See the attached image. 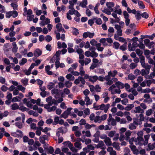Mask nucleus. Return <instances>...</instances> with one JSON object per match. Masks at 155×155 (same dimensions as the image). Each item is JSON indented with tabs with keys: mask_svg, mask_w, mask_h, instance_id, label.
Here are the masks:
<instances>
[{
	"mask_svg": "<svg viewBox=\"0 0 155 155\" xmlns=\"http://www.w3.org/2000/svg\"><path fill=\"white\" fill-rule=\"evenodd\" d=\"M107 8H104L102 12L107 15H110L111 12L114 11V10L113 8L114 6V3L113 2H107L106 3Z\"/></svg>",
	"mask_w": 155,
	"mask_h": 155,
	"instance_id": "1",
	"label": "nucleus"
},
{
	"mask_svg": "<svg viewBox=\"0 0 155 155\" xmlns=\"http://www.w3.org/2000/svg\"><path fill=\"white\" fill-rule=\"evenodd\" d=\"M18 15V12L15 11H10L5 12V16L7 18H10L12 16L13 18H15Z\"/></svg>",
	"mask_w": 155,
	"mask_h": 155,
	"instance_id": "2",
	"label": "nucleus"
},
{
	"mask_svg": "<svg viewBox=\"0 0 155 155\" xmlns=\"http://www.w3.org/2000/svg\"><path fill=\"white\" fill-rule=\"evenodd\" d=\"M72 108L71 107L68 108L66 110H65L61 115V117H64L65 119L68 118L69 115L71 114V111Z\"/></svg>",
	"mask_w": 155,
	"mask_h": 155,
	"instance_id": "3",
	"label": "nucleus"
},
{
	"mask_svg": "<svg viewBox=\"0 0 155 155\" xmlns=\"http://www.w3.org/2000/svg\"><path fill=\"white\" fill-rule=\"evenodd\" d=\"M12 135L15 136L16 137H21L23 134L22 132L20 130H17L16 132H13L12 133Z\"/></svg>",
	"mask_w": 155,
	"mask_h": 155,
	"instance_id": "4",
	"label": "nucleus"
},
{
	"mask_svg": "<svg viewBox=\"0 0 155 155\" xmlns=\"http://www.w3.org/2000/svg\"><path fill=\"white\" fill-rule=\"evenodd\" d=\"M42 54V51L39 48L36 49L34 53V55L36 57L40 56Z\"/></svg>",
	"mask_w": 155,
	"mask_h": 155,
	"instance_id": "5",
	"label": "nucleus"
},
{
	"mask_svg": "<svg viewBox=\"0 0 155 155\" xmlns=\"http://www.w3.org/2000/svg\"><path fill=\"white\" fill-rule=\"evenodd\" d=\"M63 128V127H61L58 129L56 135V136L59 137L61 135L60 133H61L62 134H64V131Z\"/></svg>",
	"mask_w": 155,
	"mask_h": 155,
	"instance_id": "6",
	"label": "nucleus"
},
{
	"mask_svg": "<svg viewBox=\"0 0 155 155\" xmlns=\"http://www.w3.org/2000/svg\"><path fill=\"white\" fill-rule=\"evenodd\" d=\"M130 147L131 148V150L133 152L134 154H137L138 153V150L136 149V147L134 145H130Z\"/></svg>",
	"mask_w": 155,
	"mask_h": 155,
	"instance_id": "7",
	"label": "nucleus"
},
{
	"mask_svg": "<svg viewBox=\"0 0 155 155\" xmlns=\"http://www.w3.org/2000/svg\"><path fill=\"white\" fill-rule=\"evenodd\" d=\"M12 51L14 53H16L17 52L18 48L17 46L16 42H14L12 43Z\"/></svg>",
	"mask_w": 155,
	"mask_h": 155,
	"instance_id": "8",
	"label": "nucleus"
},
{
	"mask_svg": "<svg viewBox=\"0 0 155 155\" xmlns=\"http://www.w3.org/2000/svg\"><path fill=\"white\" fill-rule=\"evenodd\" d=\"M104 141L107 146H110L112 145V142L111 141L109 137H107L104 140Z\"/></svg>",
	"mask_w": 155,
	"mask_h": 155,
	"instance_id": "9",
	"label": "nucleus"
},
{
	"mask_svg": "<svg viewBox=\"0 0 155 155\" xmlns=\"http://www.w3.org/2000/svg\"><path fill=\"white\" fill-rule=\"evenodd\" d=\"M98 80V77L96 75L93 76H90L89 79V81L92 83H94Z\"/></svg>",
	"mask_w": 155,
	"mask_h": 155,
	"instance_id": "10",
	"label": "nucleus"
},
{
	"mask_svg": "<svg viewBox=\"0 0 155 155\" xmlns=\"http://www.w3.org/2000/svg\"><path fill=\"white\" fill-rule=\"evenodd\" d=\"M42 21L40 22V25L41 26H43L45 25L48 24L50 22V20H42Z\"/></svg>",
	"mask_w": 155,
	"mask_h": 155,
	"instance_id": "11",
	"label": "nucleus"
},
{
	"mask_svg": "<svg viewBox=\"0 0 155 155\" xmlns=\"http://www.w3.org/2000/svg\"><path fill=\"white\" fill-rule=\"evenodd\" d=\"M44 149L45 150L48 151L49 153L51 154L53 153L54 150L53 147L51 146H50L49 148L44 147Z\"/></svg>",
	"mask_w": 155,
	"mask_h": 155,
	"instance_id": "12",
	"label": "nucleus"
},
{
	"mask_svg": "<svg viewBox=\"0 0 155 155\" xmlns=\"http://www.w3.org/2000/svg\"><path fill=\"white\" fill-rule=\"evenodd\" d=\"M11 107L12 110H16L19 108V107L17 103L13 104L11 105Z\"/></svg>",
	"mask_w": 155,
	"mask_h": 155,
	"instance_id": "13",
	"label": "nucleus"
},
{
	"mask_svg": "<svg viewBox=\"0 0 155 155\" xmlns=\"http://www.w3.org/2000/svg\"><path fill=\"white\" fill-rule=\"evenodd\" d=\"M134 107L133 104H128L126 107L124 108V110L127 111H130Z\"/></svg>",
	"mask_w": 155,
	"mask_h": 155,
	"instance_id": "14",
	"label": "nucleus"
},
{
	"mask_svg": "<svg viewBox=\"0 0 155 155\" xmlns=\"http://www.w3.org/2000/svg\"><path fill=\"white\" fill-rule=\"evenodd\" d=\"M112 74V73L111 71H110L108 72V75L105 76V77L104 78V79L106 81H109V80L110 79V76Z\"/></svg>",
	"mask_w": 155,
	"mask_h": 155,
	"instance_id": "15",
	"label": "nucleus"
},
{
	"mask_svg": "<svg viewBox=\"0 0 155 155\" xmlns=\"http://www.w3.org/2000/svg\"><path fill=\"white\" fill-rule=\"evenodd\" d=\"M66 78L69 81H73L74 79V77L71 74H68L66 76Z\"/></svg>",
	"mask_w": 155,
	"mask_h": 155,
	"instance_id": "16",
	"label": "nucleus"
},
{
	"mask_svg": "<svg viewBox=\"0 0 155 155\" xmlns=\"http://www.w3.org/2000/svg\"><path fill=\"white\" fill-rule=\"evenodd\" d=\"M72 28L73 29V30L72 32L73 35H77L79 34V32L78 29L74 27H72Z\"/></svg>",
	"mask_w": 155,
	"mask_h": 155,
	"instance_id": "17",
	"label": "nucleus"
},
{
	"mask_svg": "<svg viewBox=\"0 0 155 155\" xmlns=\"http://www.w3.org/2000/svg\"><path fill=\"white\" fill-rule=\"evenodd\" d=\"M85 101H86V104L87 105H90L92 104V102L91 101L89 98L88 96H86L85 98Z\"/></svg>",
	"mask_w": 155,
	"mask_h": 155,
	"instance_id": "18",
	"label": "nucleus"
},
{
	"mask_svg": "<svg viewBox=\"0 0 155 155\" xmlns=\"http://www.w3.org/2000/svg\"><path fill=\"white\" fill-rule=\"evenodd\" d=\"M104 146V144L103 141L101 140L99 141V143L96 146V148H99L103 146Z\"/></svg>",
	"mask_w": 155,
	"mask_h": 155,
	"instance_id": "19",
	"label": "nucleus"
},
{
	"mask_svg": "<svg viewBox=\"0 0 155 155\" xmlns=\"http://www.w3.org/2000/svg\"><path fill=\"white\" fill-rule=\"evenodd\" d=\"M127 44V42L126 41L125 43L122 45L120 47V49L122 51H124L127 49V46L126 45Z\"/></svg>",
	"mask_w": 155,
	"mask_h": 155,
	"instance_id": "20",
	"label": "nucleus"
},
{
	"mask_svg": "<svg viewBox=\"0 0 155 155\" xmlns=\"http://www.w3.org/2000/svg\"><path fill=\"white\" fill-rule=\"evenodd\" d=\"M148 147L149 150H153L155 148V143H154L152 144L149 143L148 144Z\"/></svg>",
	"mask_w": 155,
	"mask_h": 155,
	"instance_id": "21",
	"label": "nucleus"
},
{
	"mask_svg": "<svg viewBox=\"0 0 155 155\" xmlns=\"http://www.w3.org/2000/svg\"><path fill=\"white\" fill-rule=\"evenodd\" d=\"M120 20H111L110 23H114V22L119 23V24L121 25H123L124 24V22L123 21H120Z\"/></svg>",
	"mask_w": 155,
	"mask_h": 155,
	"instance_id": "22",
	"label": "nucleus"
},
{
	"mask_svg": "<svg viewBox=\"0 0 155 155\" xmlns=\"http://www.w3.org/2000/svg\"><path fill=\"white\" fill-rule=\"evenodd\" d=\"M74 146L78 148L79 150L81 149L82 147L81 146V143L79 142H76L74 143Z\"/></svg>",
	"mask_w": 155,
	"mask_h": 155,
	"instance_id": "23",
	"label": "nucleus"
},
{
	"mask_svg": "<svg viewBox=\"0 0 155 155\" xmlns=\"http://www.w3.org/2000/svg\"><path fill=\"white\" fill-rule=\"evenodd\" d=\"M138 3L139 6L140 8H145V5L142 1H138Z\"/></svg>",
	"mask_w": 155,
	"mask_h": 155,
	"instance_id": "24",
	"label": "nucleus"
},
{
	"mask_svg": "<svg viewBox=\"0 0 155 155\" xmlns=\"http://www.w3.org/2000/svg\"><path fill=\"white\" fill-rule=\"evenodd\" d=\"M113 45V48H114L116 49H118L119 48V47L120 45V44L118 42L116 41L114 43Z\"/></svg>",
	"mask_w": 155,
	"mask_h": 155,
	"instance_id": "25",
	"label": "nucleus"
},
{
	"mask_svg": "<svg viewBox=\"0 0 155 155\" xmlns=\"http://www.w3.org/2000/svg\"><path fill=\"white\" fill-rule=\"evenodd\" d=\"M123 15L124 16V18L125 19H129L128 18L129 17V15L127 12L124 11L123 12Z\"/></svg>",
	"mask_w": 155,
	"mask_h": 155,
	"instance_id": "26",
	"label": "nucleus"
},
{
	"mask_svg": "<svg viewBox=\"0 0 155 155\" xmlns=\"http://www.w3.org/2000/svg\"><path fill=\"white\" fill-rule=\"evenodd\" d=\"M18 89L21 91H22L23 92H25V87H22L21 85H19L17 86Z\"/></svg>",
	"mask_w": 155,
	"mask_h": 155,
	"instance_id": "27",
	"label": "nucleus"
},
{
	"mask_svg": "<svg viewBox=\"0 0 155 155\" xmlns=\"http://www.w3.org/2000/svg\"><path fill=\"white\" fill-rule=\"evenodd\" d=\"M54 85V84L53 82H50L48 85V87L49 90H51L53 88Z\"/></svg>",
	"mask_w": 155,
	"mask_h": 155,
	"instance_id": "28",
	"label": "nucleus"
},
{
	"mask_svg": "<svg viewBox=\"0 0 155 155\" xmlns=\"http://www.w3.org/2000/svg\"><path fill=\"white\" fill-rule=\"evenodd\" d=\"M72 83L69 81H66L65 82L64 85L67 88L70 87L72 85Z\"/></svg>",
	"mask_w": 155,
	"mask_h": 155,
	"instance_id": "29",
	"label": "nucleus"
},
{
	"mask_svg": "<svg viewBox=\"0 0 155 155\" xmlns=\"http://www.w3.org/2000/svg\"><path fill=\"white\" fill-rule=\"evenodd\" d=\"M27 62V59L24 58H23L21 59V62H19V64L20 65H23L25 64V63H26Z\"/></svg>",
	"mask_w": 155,
	"mask_h": 155,
	"instance_id": "30",
	"label": "nucleus"
},
{
	"mask_svg": "<svg viewBox=\"0 0 155 155\" xmlns=\"http://www.w3.org/2000/svg\"><path fill=\"white\" fill-rule=\"evenodd\" d=\"M135 110H134V112L135 113H140L141 108L140 106L135 107Z\"/></svg>",
	"mask_w": 155,
	"mask_h": 155,
	"instance_id": "31",
	"label": "nucleus"
},
{
	"mask_svg": "<svg viewBox=\"0 0 155 155\" xmlns=\"http://www.w3.org/2000/svg\"><path fill=\"white\" fill-rule=\"evenodd\" d=\"M15 124L19 129H21L23 127L22 124L21 122H16L15 123Z\"/></svg>",
	"mask_w": 155,
	"mask_h": 155,
	"instance_id": "32",
	"label": "nucleus"
},
{
	"mask_svg": "<svg viewBox=\"0 0 155 155\" xmlns=\"http://www.w3.org/2000/svg\"><path fill=\"white\" fill-rule=\"evenodd\" d=\"M57 108V107L56 106H53L51 107H49V108L48 110V112H50L52 111H54Z\"/></svg>",
	"mask_w": 155,
	"mask_h": 155,
	"instance_id": "33",
	"label": "nucleus"
},
{
	"mask_svg": "<svg viewBox=\"0 0 155 155\" xmlns=\"http://www.w3.org/2000/svg\"><path fill=\"white\" fill-rule=\"evenodd\" d=\"M87 2L83 1L82 2L80 3L81 6L83 8H85L87 4Z\"/></svg>",
	"mask_w": 155,
	"mask_h": 155,
	"instance_id": "34",
	"label": "nucleus"
},
{
	"mask_svg": "<svg viewBox=\"0 0 155 155\" xmlns=\"http://www.w3.org/2000/svg\"><path fill=\"white\" fill-rule=\"evenodd\" d=\"M98 56V54L95 51H92L91 57L93 58H96Z\"/></svg>",
	"mask_w": 155,
	"mask_h": 155,
	"instance_id": "35",
	"label": "nucleus"
},
{
	"mask_svg": "<svg viewBox=\"0 0 155 155\" xmlns=\"http://www.w3.org/2000/svg\"><path fill=\"white\" fill-rule=\"evenodd\" d=\"M128 78L130 80H134L135 78V76L132 74H130L128 76Z\"/></svg>",
	"mask_w": 155,
	"mask_h": 155,
	"instance_id": "36",
	"label": "nucleus"
},
{
	"mask_svg": "<svg viewBox=\"0 0 155 155\" xmlns=\"http://www.w3.org/2000/svg\"><path fill=\"white\" fill-rule=\"evenodd\" d=\"M141 16L145 19H147L149 17L148 14L146 12H144L141 14Z\"/></svg>",
	"mask_w": 155,
	"mask_h": 155,
	"instance_id": "37",
	"label": "nucleus"
},
{
	"mask_svg": "<svg viewBox=\"0 0 155 155\" xmlns=\"http://www.w3.org/2000/svg\"><path fill=\"white\" fill-rule=\"evenodd\" d=\"M19 109L21 110L22 112H24L26 111L27 110V108L25 107L23 105L19 107Z\"/></svg>",
	"mask_w": 155,
	"mask_h": 155,
	"instance_id": "38",
	"label": "nucleus"
},
{
	"mask_svg": "<svg viewBox=\"0 0 155 155\" xmlns=\"http://www.w3.org/2000/svg\"><path fill=\"white\" fill-rule=\"evenodd\" d=\"M135 51L136 54L139 56L142 55V54L143 53V52L140 49L138 48Z\"/></svg>",
	"mask_w": 155,
	"mask_h": 155,
	"instance_id": "39",
	"label": "nucleus"
},
{
	"mask_svg": "<svg viewBox=\"0 0 155 155\" xmlns=\"http://www.w3.org/2000/svg\"><path fill=\"white\" fill-rule=\"evenodd\" d=\"M11 5L13 9L15 10L17 9L18 5L15 3H13L11 4Z\"/></svg>",
	"mask_w": 155,
	"mask_h": 155,
	"instance_id": "40",
	"label": "nucleus"
},
{
	"mask_svg": "<svg viewBox=\"0 0 155 155\" xmlns=\"http://www.w3.org/2000/svg\"><path fill=\"white\" fill-rule=\"evenodd\" d=\"M32 13V10L31 9H28L24 15H27L28 16H29L31 15Z\"/></svg>",
	"mask_w": 155,
	"mask_h": 155,
	"instance_id": "41",
	"label": "nucleus"
},
{
	"mask_svg": "<svg viewBox=\"0 0 155 155\" xmlns=\"http://www.w3.org/2000/svg\"><path fill=\"white\" fill-rule=\"evenodd\" d=\"M135 17L137 19H139L141 18V14H140V11H138L135 14Z\"/></svg>",
	"mask_w": 155,
	"mask_h": 155,
	"instance_id": "42",
	"label": "nucleus"
},
{
	"mask_svg": "<svg viewBox=\"0 0 155 155\" xmlns=\"http://www.w3.org/2000/svg\"><path fill=\"white\" fill-rule=\"evenodd\" d=\"M128 48L129 50L130 51H134L135 50V48H134L133 47V46H132V47L131 46V44L130 43H129L128 44Z\"/></svg>",
	"mask_w": 155,
	"mask_h": 155,
	"instance_id": "43",
	"label": "nucleus"
},
{
	"mask_svg": "<svg viewBox=\"0 0 155 155\" xmlns=\"http://www.w3.org/2000/svg\"><path fill=\"white\" fill-rule=\"evenodd\" d=\"M52 40V38L49 35H47L45 37V40L48 42H49Z\"/></svg>",
	"mask_w": 155,
	"mask_h": 155,
	"instance_id": "44",
	"label": "nucleus"
},
{
	"mask_svg": "<svg viewBox=\"0 0 155 155\" xmlns=\"http://www.w3.org/2000/svg\"><path fill=\"white\" fill-rule=\"evenodd\" d=\"M28 80L27 78H26L25 79H22L21 80V82L25 86H26L28 84Z\"/></svg>",
	"mask_w": 155,
	"mask_h": 155,
	"instance_id": "45",
	"label": "nucleus"
},
{
	"mask_svg": "<svg viewBox=\"0 0 155 155\" xmlns=\"http://www.w3.org/2000/svg\"><path fill=\"white\" fill-rule=\"evenodd\" d=\"M78 78L80 79V81H81L83 84H84L85 83V79L82 77L79 76Z\"/></svg>",
	"mask_w": 155,
	"mask_h": 155,
	"instance_id": "46",
	"label": "nucleus"
},
{
	"mask_svg": "<svg viewBox=\"0 0 155 155\" xmlns=\"http://www.w3.org/2000/svg\"><path fill=\"white\" fill-rule=\"evenodd\" d=\"M68 143V147H69V148L70 149V148H71V147L73 146V144L69 141H65V142H64L63 143L64 144H65V143Z\"/></svg>",
	"mask_w": 155,
	"mask_h": 155,
	"instance_id": "47",
	"label": "nucleus"
},
{
	"mask_svg": "<svg viewBox=\"0 0 155 155\" xmlns=\"http://www.w3.org/2000/svg\"><path fill=\"white\" fill-rule=\"evenodd\" d=\"M86 123V121L84 119H81L79 121V124L81 125H85Z\"/></svg>",
	"mask_w": 155,
	"mask_h": 155,
	"instance_id": "48",
	"label": "nucleus"
},
{
	"mask_svg": "<svg viewBox=\"0 0 155 155\" xmlns=\"http://www.w3.org/2000/svg\"><path fill=\"white\" fill-rule=\"evenodd\" d=\"M51 93L52 94H59L58 90V89L54 88L51 91Z\"/></svg>",
	"mask_w": 155,
	"mask_h": 155,
	"instance_id": "49",
	"label": "nucleus"
},
{
	"mask_svg": "<svg viewBox=\"0 0 155 155\" xmlns=\"http://www.w3.org/2000/svg\"><path fill=\"white\" fill-rule=\"evenodd\" d=\"M56 28L57 29L58 31H59V30L61 29L62 28L61 24L60 23H58L56 25Z\"/></svg>",
	"mask_w": 155,
	"mask_h": 155,
	"instance_id": "50",
	"label": "nucleus"
},
{
	"mask_svg": "<svg viewBox=\"0 0 155 155\" xmlns=\"http://www.w3.org/2000/svg\"><path fill=\"white\" fill-rule=\"evenodd\" d=\"M115 133V131H111L109 133L108 136L110 137H113Z\"/></svg>",
	"mask_w": 155,
	"mask_h": 155,
	"instance_id": "51",
	"label": "nucleus"
},
{
	"mask_svg": "<svg viewBox=\"0 0 155 155\" xmlns=\"http://www.w3.org/2000/svg\"><path fill=\"white\" fill-rule=\"evenodd\" d=\"M129 128L130 130H134L136 128V126L133 124H130L129 126Z\"/></svg>",
	"mask_w": 155,
	"mask_h": 155,
	"instance_id": "52",
	"label": "nucleus"
},
{
	"mask_svg": "<svg viewBox=\"0 0 155 155\" xmlns=\"http://www.w3.org/2000/svg\"><path fill=\"white\" fill-rule=\"evenodd\" d=\"M152 113V110L151 109H150L146 111V115L147 116H150Z\"/></svg>",
	"mask_w": 155,
	"mask_h": 155,
	"instance_id": "53",
	"label": "nucleus"
},
{
	"mask_svg": "<svg viewBox=\"0 0 155 155\" xmlns=\"http://www.w3.org/2000/svg\"><path fill=\"white\" fill-rule=\"evenodd\" d=\"M45 48L47 50L49 51H51L52 49L51 45L49 44H48L46 45Z\"/></svg>",
	"mask_w": 155,
	"mask_h": 155,
	"instance_id": "54",
	"label": "nucleus"
},
{
	"mask_svg": "<svg viewBox=\"0 0 155 155\" xmlns=\"http://www.w3.org/2000/svg\"><path fill=\"white\" fill-rule=\"evenodd\" d=\"M37 81L38 82V84L39 85V87H41V85L43 83V81L39 79H38L37 80Z\"/></svg>",
	"mask_w": 155,
	"mask_h": 155,
	"instance_id": "55",
	"label": "nucleus"
},
{
	"mask_svg": "<svg viewBox=\"0 0 155 155\" xmlns=\"http://www.w3.org/2000/svg\"><path fill=\"white\" fill-rule=\"evenodd\" d=\"M54 33L56 34V39L58 40L61 39L60 34L59 32L57 33L56 31H55L54 32Z\"/></svg>",
	"mask_w": 155,
	"mask_h": 155,
	"instance_id": "56",
	"label": "nucleus"
},
{
	"mask_svg": "<svg viewBox=\"0 0 155 155\" xmlns=\"http://www.w3.org/2000/svg\"><path fill=\"white\" fill-rule=\"evenodd\" d=\"M76 11V10H75L74 9H70L69 10L68 13L71 15H72L74 14H75L76 12L75 11Z\"/></svg>",
	"mask_w": 155,
	"mask_h": 155,
	"instance_id": "57",
	"label": "nucleus"
},
{
	"mask_svg": "<svg viewBox=\"0 0 155 155\" xmlns=\"http://www.w3.org/2000/svg\"><path fill=\"white\" fill-rule=\"evenodd\" d=\"M1 89L2 91L4 92L6 91L8 89V87L4 85L2 86Z\"/></svg>",
	"mask_w": 155,
	"mask_h": 155,
	"instance_id": "58",
	"label": "nucleus"
},
{
	"mask_svg": "<svg viewBox=\"0 0 155 155\" xmlns=\"http://www.w3.org/2000/svg\"><path fill=\"white\" fill-rule=\"evenodd\" d=\"M97 41L94 39H93L90 41L91 44L93 46H95Z\"/></svg>",
	"mask_w": 155,
	"mask_h": 155,
	"instance_id": "59",
	"label": "nucleus"
},
{
	"mask_svg": "<svg viewBox=\"0 0 155 155\" xmlns=\"http://www.w3.org/2000/svg\"><path fill=\"white\" fill-rule=\"evenodd\" d=\"M85 114L86 115H88L90 114V110L88 108H86L84 111Z\"/></svg>",
	"mask_w": 155,
	"mask_h": 155,
	"instance_id": "60",
	"label": "nucleus"
},
{
	"mask_svg": "<svg viewBox=\"0 0 155 155\" xmlns=\"http://www.w3.org/2000/svg\"><path fill=\"white\" fill-rule=\"evenodd\" d=\"M4 62L7 65H9L10 64L9 60L7 58H5L4 59Z\"/></svg>",
	"mask_w": 155,
	"mask_h": 155,
	"instance_id": "61",
	"label": "nucleus"
},
{
	"mask_svg": "<svg viewBox=\"0 0 155 155\" xmlns=\"http://www.w3.org/2000/svg\"><path fill=\"white\" fill-rule=\"evenodd\" d=\"M121 102L122 104L126 105L128 102V100L127 99H124V100L121 101Z\"/></svg>",
	"mask_w": 155,
	"mask_h": 155,
	"instance_id": "62",
	"label": "nucleus"
},
{
	"mask_svg": "<svg viewBox=\"0 0 155 155\" xmlns=\"http://www.w3.org/2000/svg\"><path fill=\"white\" fill-rule=\"evenodd\" d=\"M53 121V120L51 118H49L47 120L46 123L48 124H51Z\"/></svg>",
	"mask_w": 155,
	"mask_h": 155,
	"instance_id": "63",
	"label": "nucleus"
},
{
	"mask_svg": "<svg viewBox=\"0 0 155 155\" xmlns=\"http://www.w3.org/2000/svg\"><path fill=\"white\" fill-rule=\"evenodd\" d=\"M91 52L89 51H86L84 53L85 56L88 57H89L90 56L91 57Z\"/></svg>",
	"mask_w": 155,
	"mask_h": 155,
	"instance_id": "64",
	"label": "nucleus"
}]
</instances>
